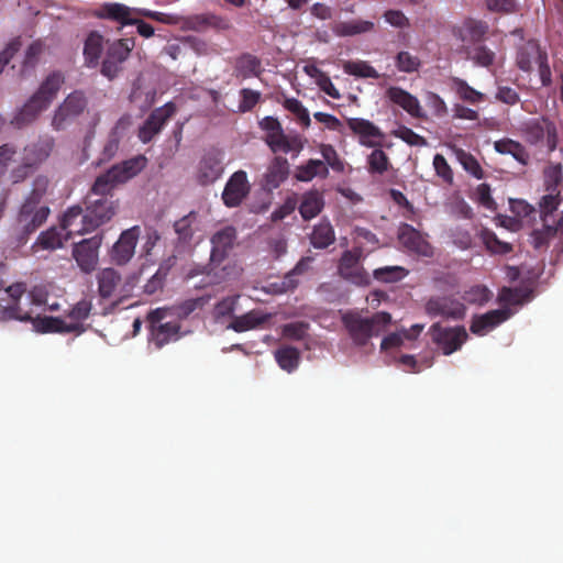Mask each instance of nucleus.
<instances>
[{"instance_id": "f257e3e1", "label": "nucleus", "mask_w": 563, "mask_h": 563, "mask_svg": "<svg viewBox=\"0 0 563 563\" xmlns=\"http://www.w3.org/2000/svg\"><path fill=\"white\" fill-rule=\"evenodd\" d=\"M147 164L144 155H137L114 164L106 173L99 175L92 184L87 197L103 198L111 197L112 191L120 185L137 176Z\"/></svg>"}, {"instance_id": "f03ea898", "label": "nucleus", "mask_w": 563, "mask_h": 563, "mask_svg": "<svg viewBox=\"0 0 563 563\" xmlns=\"http://www.w3.org/2000/svg\"><path fill=\"white\" fill-rule=\"evenodd\" d=\"M391 316L388 312L379 311L371 318H362L357 313L349 312L342 317V322L358 346L366 345L373 336L379 335L390 323Z\"/></svg>"}, {"instance_id": "7ed1b4c3", "label": "nucleus", "mask_w": 563, "mask_h": 563, "mask_svg": "<svg viewBox=\"0 0 563 563\" xmlns=\"http://www.w3.org/2000/svg\"><path fill=\"white\" fill-rule=\"evenodd\" d=\"M135 47V37H122L109 42L107 45L103 60L101 62L100 73L109 80L117 78L124 68V63L129 59Z\"/></svg>"}, {"instance_id": "20e7f679", "label": "nucleus", "mask_w": 563, "mask_h": 563, "mask_svg": "<svg viewBox=\"0 0 563 563\" xmlns=\"http://www.w3.org/2000/svg\"><path fill=\"white\" fill-rule=\"evenodd\" d=\"M88 106V98L82 90H74L55 109L51 125L55 131H64L80 117Z\"/></svg>"}, {"instance_id": "39448f33", "label": "nucleus", "mask_w": 563, "mask_h": 563, "mask_svg": "<svg viewBox=\"0 0 563 563\" xmlns=\"http://www.w3.org/2000/svg\"><path fill=\"white\" fill-rule=\"evenodd\" d=\"M49 213L48 206L24 199L16 217V227L22 238H26L38 230L46 222Z\"/></svg>"}, {"instance_id": "423d86ee", "label": "nucleus", "mask_w": 563, "mask_h": 563, "mask_svg": "<svg viewBox=\"0 0 563 563\" xmlns=\"http://www.w3.org/2000/svg\"><path fill=\"white\" fill-rule=\"evenodd\" d=\"M137 12L139 8L129 7L121 2H102L91 10L90 15L113 23L115 31L121 32L125 26L135 23Z\"/></svg>"}, {"instance_id": "0eeeda50", "label": "nucleus", "mask_w": 563, "mask_h": 563, "mask_svg": "<svg viewBox=\"0 0 563 563\" xmlns=\"http://www.w3.org/2000/svg\"><path fill=\"white\" fill-rule=\"evenodd\" d=\"M432 342L444 355H451L461 350L467 341L468 334L463 325L443 327L441 323H433L429 329Z\"/></svg>"}, {"instance_id": "6e6552de", "label": "nucleus", "mask_w": 563, "mask_h": 563, "mask_svg": "<svg viewBox=\"0 0 563 563\" xmlns=\"http://www.w3.org/2000/svg\"><path fill=\"white\" fill-rule=\"evenodd\" d=\"M85 205L84 219H86L85 222L91 231L110 221L118 209V201L111 199V197H86Z\"/></svg>"}, {"instance_id": "1a4fd4ad", "label": "nucleus", "mask_w": 563, "mask_h": 563, "mask_svg": "<svg viewBox=\"0 0 563 563\" xmlns=\"http://www.w3.org/2000/svg\"><path fill=\"white\" fill-rule=\"evenodd\" d=\"M176 113V106L173 102H167L162 107L155 108L144 123L139 128L137 136L144 144L150 143L155 135L161 133L165 124Z\"/></svg>"}, {"instance_id": "9d476101", "label": "nucleus", "mask_w": 563, "mask_h": 563, "mask_svg": "<svg viewBox=\"0 0 563 563\" xmlns=\"http://www.w3.org/2000/svg\"><path fill=\"white\" fill-rule=\"evenodd\" d=\"M426 313L430 317L462 320L466 313L463 302L452 296H433L424 305Z\"/></svg>"}, {"instance_id": "9b49d317", "label": "nucleus", "mask_w": 563, "mask_h": 563, "mask_svg": "<svg viewBox=\"0 0 563 563\" xmlns=\"http://www.w3.org/2000/svg\"><path fill=\"white\" fill-rule=\"evenodd\" d=\"M360 260L361 251L358 250L343 252L339 261L338 272L342 278L354 285L367 286L371 283L369 275L361 265Z\"/></svg>"}, {"instance_id": "f8f14e48", "label": "nucleus", "mask_w": 563, "mask_h": 563, "mask_svg": "<svg viewBox=\"0 0 563 563\" xmlns=\"http://www.w3.org/2000/svg\"><path fill=\"white\" fill-rule=\"evenodd\" d=\"M398 241L406 251L423 257L433 256V247L427 240V235L408 223H401L398 229Z\"/></svg>"}, {"instance_id": "ddd939ff", "label": "nucleus", "mask_w": 563, "mask_h": 563, "mask_svg": "<svg viewBox=\"0 0 563 563\" xmlns=\"http://www.w3.org/2000/svg\"><path fill=\"white\" fill-rule=\"evenodd\" d=\"M27 285L24 282H16L4 288V291L10 298V303L1 307L0 318L4 321L16 320L21 322H27L32 320L30 312L24 311L20 301L22 296L26 292Z\"/></svg>"}, {"instance_id": "4468645a", "label": "nucleus", "mask_w": 563, "mask_h": 563, "mask_svg": "<svg viewBox=\"0 0 563 563\" xmlns=\"http://www.w3.org/2000/svg\"><path fill=\"white\" fill-rule=\"evenodd\" d=\"M251 185L246 172L240 169L234 172L228 179L222 191V201L228 208L239 207L250 195Z\"/></svg>"}, {"instance_id": "2eb2a0df", "label": "nucleus", "mask_w": 563, "mask_h": 563, "mask_svg": "<svg viewBox=\"0 0 563 563\" xmlns=\"http://www.w3.org/2000/svg\"><path fill=\"white\" fill-rule=\"evenodd\" d=\"M141 234V228L134 225L124 230L110 252L111 261L117 265L128 264L135 253V247Z\"/></svg>"}, {"instance_id": "dca6fc26", "label": "nucleus", "mask_w": 563, "mask_h": 563, "mask_svg": "<svg viewBox=\"0 0 563 563\" xmlns=\"http://www.w3.org/2000/svg\"><path fill=\"white\" fill-rule=\"evenodd\" d=\"M101 245V238L96 235L85 239L74 245L73 256L84 273H91L98 265V251Z\"/></svg>"}, {"instance_id": "f3484780", "label": "nucleus", "mask_w": 563, "mask_h": 563, "mask_svg": "<svg viewBox=\"0 0 563 563\" xmlns=\"http://www.w3.org/2000/svg\"><path fill=\"white\" fill-rule=\"evenodd\" d=\"M349 129L358 137V143L365 147H382L383 131L372 121L363 118H349Z\"/></svg>"}, {"instance_id": "a211bd4d", "label": "nucleus", "mask_w": 563, "mask_h": 563, "mask_svg": "<svg viewBox=\"0 0 563 563\" xmlns=\"http://www.w3.org/2000/svg\"><path fill=\"white\" fill-rule=\"evenodd\" d=\"M222 155L218 150L203 154L197 167V180L200 185L213 184L223 174Z\"/></svg>"}, {"instance_id": "6ab92c4d", "label": "nucleus", "mask_w": 563, "mask_h": 563, "mask_svg": "<svg viewBox=\"0 0 563 563\" xmlns=\"http://www.w3.org/2000/svg\"><path fill=\"white\" fill-rule=\"evenodd\" d=\"M54 146L55 141L52 136H40L24 147L22 159L26 162V165L37 168L49 157Z\"/></svg>"}, {"instance_id": "aec40b11", "label": "nucleus", "mask_w": 563, "mask_h": 563, "mask_svg": "<svg viewBox=\"0 0 563 563\" xmlns=\"http://www.w3.org/2000/svg\"><path fill=\"white\" fill-rule=\"evenodd\" d=\"M512 311L509 308L490 310L484 314L475 316L472 320L470 330L476 335H484L497 325L510 318Z\"/></svg>"}, {"instance_id": "412c9836", "label": "nucleus", "mask_w": 563, "mask_h": 563, "mask_svg": "<svg viewBox=\"0 0 563 563\" xmlns=\"http://www.w3.org/2000/svg\"><path fill=\"white\" fill-rule=\"evenodd\" d=\"M289 175V163L283 156H275L263 176L262 187L266 191L277 189Z\"/></svg>"}, {"instance_id": "4be33fe9", "label": "nucleus", "mask_w": 563, "mask_h": 563, "mask_svg": "<svg viewBox=\"0 0 563 563\" xmlns=\"http://www.w3.org/2000/svg\"><path fill=\"white\" fill-rule=\"evenodd\" d=\"M185 25L188 30L195 32H203L208 29L225 31L231 27V23L227 18L217 15L214 13H200L190 15L185 20Z\"/></svg>"}, {"instance_id": "5701e85b", "label": "nucleus", "mask_w": 563, "mask_h": 563, "mask_svg": "<svg viewBox=\"0 0 563 563\" xmlns=\"http://www.w3.org/2000/svg\"><path fill=\"white\" fill-rule=\"evenodd\" d=\"M235 238L236 232L232 227H225L212 235L210 265L221 262L227 256L228 251L233 246Z\"/></svg>"}, {"instance_id": "b1692460", "label": "nucleus", "mask_w": 563, "mask_h": 563, "mask_svg": "<svg viewBox=\"0 0 563 563\" xmlns=\"http://www.w3.org/2000/svg\"><path fill=\"white\" fill-rule=\"evenodd\" d=\"M269 319V313L253 309L244 314L233 317L227 328L238 333L246 332L262 327Z\"/></svg>"}, {"instance_id": "393cba45", "label": "nucleus", "mask_w": 563, "mask_h": 563, "mask_svg": "<svg viewBox=\"0 0 563 563\" xmlns=\"http://www.w3.org/2000/svg\"><path fill=\"white\" fill-rule=\"evenodd\" d=\"M388 99L407 111L411 117L421 119L423 113L419 100L400 87H389L386 91Z\"/></svg>"}, {"instance_id": "a878e982", "label": "nucleus", "mask_w": 563, "mask_h": 563, "mask_svg": "<svg viewBox=\"0 0 563 563\" xmlns=\"http://www.w3.org/2000/svg\"><path fill=\"white\" fill-rule=\"evenodd\" d=\"M84 216L82 208L79 206H73L67 209L60 221L62 230L66 231L65 238H69L74 234H85L91 231V229H88Z\"/></svg>"}, {"instance_id": "bb28decb", "label": "nucleus", "mask_w": 563, "mask_h": 563, "mask_svg": "<svg viewBox=\"0 0 563 563\" xmlns=\"http://www.w3.org/2000/svg\"><path fill=\"white\" fill-rule=\"evenodd\" d=\"M92 309V303L88 299H81L75 303L66 313L68 333H82L85 331L84 321L88 319Z\"/></svg>"}, {"instance_id": "cd10ccee", "label": "nucleus", "mask_w": 563, "mask_h": 563, "mask_svg": "<svg viewBox=\"0 0 563 563\" xmlns=\"http://www.w3.org/2000/svg\"><path fill=\"white\" fill-rule=\"evenodd\" d=\"M46 109L47 107L44 106V103L41 102L37 97L32 95L23 104V107L15 113L11 120V124L18 129H22L34 122L41 112Z\"/></svg>"}, {"instance_id": "c85d7f7f", "label": "nucleus", "mask_w": 563, "mask_h": 563, "mask_svg": "<svg viewBox=\"0 0 563 563\" xmlns=\"http://www.w3.org/2000/svg\"><path fill=\"white\" fill-rule=\"evenodd\" d=\"M64 81L65 77L60 71H53L43 80L33 96L37 97V99L48 108L57 96Z\"/></svg>"}, {"instance_id": "c756f323", "label": "nucleus", "mask_w": 563, "mask_h": 563, "mask_svg": "<svg viewBox=\"0 0 563 563\" xmlns=\"http://www.w3.org/2000/svg\"><path fill=\"white\" fill-rule=\"evenodd\" d=\"M488 32V24L481 20L466 19L454 32L462 42L479 43Z\"/></svg>"}, {"instance_id": "7c9ffc66", "label": "nucleus", "mask_w": 563, "mask_h": 563, "mask_svg": "<svg viewBox=\"0 0 563 563\" xmlns=\"http://www.w3.org/2000/svg\"><path fill=\"white\" fill-rule=\"evenodd\" d=\"M104 37L98 31H91L87 35L84 43L85 65L95 68L99 65V60L103 51Z\"/></svg>"}, {"instance_id": "2f4dec72", "label": "nucleus", "mask_w": 563, "mask_h": 563, "mask_svg": "<svg viewBox=\"0 0 563 563\" xmlns=\"http://www.w3.org/2000/svg\"><path fill=\"white\" fill-rule=\"evenodd\" d=\"M329 176V168L321 159L310 158L305 164L297 166L295 177L299 181L308 183L314 177L325 179Z\"/></svg>"}, {"instance_id": "473e14b6", "label": "nucleus", "mask_w": 563, "mask_h": 563, "mask_svg": "<svg viewBox=\"0 0 563 563\" xmlns=\"http://www.w3.org/2000/svg\"><path fill=\"white\" fill-rule=\"evenodd\" d=\"M477 236L485 246L486 251L492 255H507L514 251L511 243L501 241L496 233L487 228H481Z\"/></svg>"}, {"instance_id": "72a5a7b5", "label": "nucleus", "mask_w": 563, "mask_h": 563, "mask_svg": "<svg viewBox=\"0 0 563 563\" xmlns=\"http://www.w3.org/2000/svg\"><path fill=\"white\" fill-rule=\"evenodd\" d=\"M121 275L114 268H103L97 274L98 294L102 299L111 298L121 284Z\"/></svg>"}, {"instance_id": "f704fd0d", "label": "nucleus", "mask_w": 563, "mask_h": 563, "mask_svg": "<svg viewBox=\"0 0 563 563\" xmlns=\"http://www.w3.org/2000/svg\"><path fill=\"white\" fill-rule=\"evenodd\" d=\"M180 324L176 321L165 322L163 325H153L151 330V340L156 349H162L164 345L179 338Z\"/></svg>"}, {"instance_id": "c9c22d12", "label": "nucleus", "mask_w": 563, "mask_h": 563, "mask_svg": "<svg viewBox=\"0 0 563 563\" xmlns=\"http://www.w3.org/2000/svg\"><path fill=\"white\" fill-rule=\"evenodd\" d=\"M324 200L317 190H310L302 195L299 205V213L305 220L316 218L323 209Z\"/></svg>"}, {"instance_id": "e433bc0d", "label": "nucleus", "mask_w": 563, "mask_h": 563, "mask_svg": "<svg viewBox=\"0 0 563 563\" xmlns=\"http://www.w3.org/2000/svg\"><path fill=\"white\" fill-rule=\"evenodd\" d=\"M261 74V60L249 53L236 57L234 63V75L243 79L256 77Z\"/></svg>"}, {"instance_id": "4c0bfd02", "label": "nucleus", "mask_w": 563, "mask_h": 563, "mask_svg": "<svg viewBox=\"0 0 563 563\" xmlns=\"http://www.w3.org/2000/svg\"><path fill=\"white\" fill-rule=\"evenodd\" d=\"M334 241V230L329 222L321 221L313 228L310 234V243L316 249H325L333 244Z\"/></svg>"}, {"instance_id": "58836bf2", "label": "nucleus", "mask_w": 563, "mask_h": 563, "mask_svg": "<svg viewBox=\"0 0 563 563\" xmlns=\"http://www.w3.org/2000/svg\"><path fill=\"white\" fill-rule=\"evenodd\" d=\"M34 329L40 333H68L66 320L57 317H36L30 320Z\"/></svg>"}, {"instance_id": "ea45409f", "label": "nucleus", "mask_w": 563, "mask_h": 563, "mask_svg": "<svg viewBox=\"0 0 563 563\" xmlns=\"http://www.w3.org/2000/svg\"><path fill=\"white\" fill-rule=\"evenodd\" d=\"M543 53L544 51H542L538 44L529 43L518 51L516 58L517 66L522 71H531L533 63H537Z\"/></svg>"}, {"instance_id": "a19ab883", "label": "nucleus", "mask_w": 563, "mask_h": 563, "mask_svg": "<svg viewBox=\"0 0 563 563\" xmlns=\"http://www.w3.org/2000/svg\"><path fill=\"white\" fill-rule=\"evenodd\" d=\"M374 23L366 20H352L347 22H340L333 27V32L339 36H353L362 33H367L374 30Z\"/></svg>"}, {"instance_id": "79ce46f5", "label": "nucleus", "mask_w": 563, "mask_h": 563, "mask_svg": "<svg viewBox=\"0 0 563 563\" xmlns=\"http://www.w3.org/2000/svg\"><path fill=\"white\" fill-rule=\"evenodd\" d=\"M496 152L509 154L521 164H527L529 155L523 145L510 139H503L494 143Z\"/></svg>"}, {"instance_id": "37998d69", "label": "nucleus", "mask_w": 563, "mask_h": 563, "mask_svg": "<svg viewBox=\"0 0 563 563\" xmlns=\"http://www.w3.org/2000/svg\"><path fill=\"white\" fill-rule=\"evenodd\" d=\"M275 358L280 368L290 373L299 365L300 352L294 346H282L276 350Z\"/></svg>"}, {"instance_id": "c03bdc74", "label": "nucleus", "mask_w": 563, "mask_h": 563, "mask_svg": "<svg viewBox=\"0 0 563 563\" xmlns=\"http://www.w3.org/2000/svg\"><path fill=\"white\" fill-rule=\"evenodd\" d=\"M452 89L459 98L465 102L475 104L484 101V93L471 87L464 79L454 77L452 78Z\"/></svg>"}, {"instance_id": "a18cd8bd", "label": "nucleus", "mask_w": 563, "mask_h": 563, "mask_svg": "<svg viewBox=\"0 0 563 563\" xmlns=\"http://www.w3.org/2000/svg\"><path fill=\"white\" fill-rule=\"evenodd\" d=\"M197 212L190 211L174 223V230L181 242H189L197 231Z\"/></svg>"}, {"instance_id": "49530a36", "label": "nucleus", "mask_w": 563, "mask_h": 563, "mask_svg": "<svg viewBox=\"0 0 563 563\" xmlns=\"http://www.w3.org/2000/svg\"><path fill=\"white\" fill-rule=\"evenodd\" d=\"M367 156V170L372 175H383L390 167L389 157L380 147H373Z\"/></svg>"}, {"instance_id": "de8ad7c7", "label": "nucleus", "mask_w": 563, "mask_h": 563, "mask_svg": "<svg viewBox=\"0 0 563 563\" xmlns=\"http://www.w3.org/2000/svg\"><path fill=\"white\" fill-rule=\"evenodd\" d=\"M530 297V291L525 288H510L504 287L499 295L498 300L501 305L507 306H520L526 302Z\"/></svg>"}, {"instance_id": "09e8293b", "label": "nucleus", "mask_w": 563, "mask_h": 563, "mask_svg": "<svg viewBox=\"0 0 563 563\" xmlns=\"http://www.w3.org/2000/svg\"><path fill=\"white\" fill-rule=\"evenodd\" d=\"M408 275V271L402 266H384L373 271V277L380 283H397Z\"/></svg>"}, {"instance_id": "8fccbe9b", "label": "nucleus", "mask_w": 563, "mask_h": 563, "mask_svg": "<svg viewBox=\"0 0 563 563\" xmlns=\"http://www.w3.org/2000/svg\"><path fill=\"white\" fill-rule=\"evenodd\" d=\"M343 70L347 75H352V76H356V77H361V78H372V79L379 78L378 71L373 66H371L369 64H367L366 62H363V60L345 62L343 65Z\"/></svg>"}, {"instance_id": "3c124183", "label": "nucleus", "mask_w": 563, "mask_h": 563, "mask_svg": "<svg viewBox=\"0 0 563 563\" xmlns=\"http://www.w3.org/2000/svg\"><path fill=\"white\" fill-rule=\"evenodd\" d=\"M467 58L477 66L489 67L495 60V53L485 45H476L466 49Z\"/></svg>"}, {"instance_id": "603ef678", "label": "nucleus", "mask_w": 563, "mask_h": 563, "mask_svg": "<svg viewBox=\"0 0 563 563\" xmlns=\"http://www.w3.org/2000/svg\"><path fill=\"white\" fill-rule=\"evenodd\" d=\"M284 108L292 113L297 121L303 126L309 128L311 120L308 110L303 107L300 100L296 98H286L283 103Z\"/></svg>"}, {"instance_id": "864d4df0", "label": "nucleus", "mask_w": 563, "mask_h": 563, "mask_svg": "<svg viewBox=\"0 0 563 563\" xmlns=\"http://www.w3.org/2000/svg\"><path fill=\"white\" fill-rule=\"evenodd\" d=\"M456 156L463 168L476 179L484 178V170L478 161L471 153L459 150Z\"/></svg>"}, {"instance_id": "5fc2aeb1", "label": "nucleus", "mask_w": 563, "mask_h": 563, "mask_svg": "<svg viewBox=\"0 0 563 563\" xmlns=\"http://www.w3.org/2000/svg\"><path fill=\"white\" fill-rule=\"evenodd\" d=\"M240 296H228L216 303L213 316L217 320L230 317L233 319Z\"/></svg>"}, {"instance_id": "6e6d98bb", "label": "nucleus", "mask_w": 563, "mask_h": 563, "mask_svg": "<svg viewBox=\"0 0 563 563\" xmlns=\"http://www.w3.org/2000/svg\"><path fill=\"white\" fill-rule=\"evenodd\" d=\"M395 65L399 71L413 73L421 65L420 59L407 51L399 52L395 57Z\"/></svg>"}, {"instance_id": "4d7b16f0", "label": "nucleus", "mask_w": 563, "mask_h": 563, "mask_svg": "<svg viewBox=\"0 0 563 563\" xmlns=\"http://www.w3.org/2000/svg\"><path fill=\"white\" fill-rule=\"evenodd\" d=\"M558 228L554 224L543 222L542 229L532 232V244L534 249H541L548 245L549 241L556 235Z\"/></svg>"}, {"instance_id": "13d9d810", "label": "nucleus", "mask_w": 563, "mask_h": 563, "mask_svg": "<svg viewBox=\"0 0 563 563\" xmlns=\"http://www.w3.org/2000/svg\"><path fill=\"white\" fill-rule=\"evenodd\" d=\"M551 121L542 119L530 122L526 128L527 140L531 144H537L541 142L545 137V133L548 132V124Z\"/></svg>"}, {"instance_id": "bf43d9fd", "label": "nucleus", "mask_w": 563, "mask_h": 563, "mask_svg": "<svg viewBox=\"0 0 563 563\" xmlns=\"http://www.w3.org/2000/svg\"><path fill=\"white\" fill-rule=\"evenodd\" d=\"M121 139L115 136V132H109L107 141L100 152L97 164L101 165L111 161L119 151Z\"/></svg>"}, {"instance_id": "052dcab7", "label": "nucleus", "mask_w": 563, "mask_h": 563, "mask_svg": "<svg viewBox=\"0 0 563 563\" xmlns=\"http://www.w3.org/2000/svg\"><path fill=\"white\" fill-rule=\"evenodd\" d=\"M63 239L60 231L51 228L40 234L37 243L45 250H56L63 246Z\"/></svg>"}, {"instance_id": "680f3d73", "label": "nucleus", "mask_w": 563, "mask_h": 563, "mask_svg": "<svg viewBox=\"0 0 563 563\" xmlns=\"http://www.w3.org/2000/svg\"><path fill=\"white\" fill-rule=\"evenodd\" d=\"M320 153L323 157V162L328 168L331 167L334 172L341 173L344 170V164L341 161L338 152L331 144H321Z\"/></svg>"}, {"instance_id": "e2e57ef3", "label": "nucleus", "mask_w": 563, "mask_h": 563, "mask_svg": "<svg viewBox=\"0 0 563 563\" xmlns=\"http://www.w3.org/2000/svg\"><path fill=\"white\" fill-rule=\"evenodd\" d=\"M394 135L404 142H406L410 146H426L427 140L416 133L410 128H407L405 125L399 126L397 130L394 131Z\"/></svg>"}, {"instance_id": "0e129e2a", "label": "nucleus", "mask_w": 563, "mask_h": 563, "mask_svg": "<svg viewBox=\"0 0 563 563\" xmlns=\"http://www.w3.org/2000/svg\"><path fill=\"white\" fill-rule=\"evenodd\" d=\"M433 167H434L435 174L440 178H442V180L445 184L451 185L453 183V170L442 154L434 155Z\"/></svg>"}, {"instance_id": "69168bd1", "label": "nucleus", "mask_w": 563, "mask_h": 563, "mask_svg": "<svg viewBox=\"0 0 563 563\" xmlns=\"http://www.w3.org/2000/svg\"><path fill=\"white\" fill-rule=\"evenodd\" d=\"M241 101L239 104V110L241 112H249L252 111L253 108L260 102L261 100V92L250 89V88H243L240 91Z\"/></svg>"}, {"instance_id": "338daca9", "label": "nucleus", "mask_w": 563, "mask_h": 563, "mask_svg": "<svg viewBox=\"0 0 563 563\" xmlns=\"http://www.w3.org/2000/svg\"><path fill=\"white\" fill-rule=\"evenodd\" d=\"M309 324L302 321L287 323L283 328V335L287 339L300 341L307 335Z\"/></svg>"}, {"instance_id": "774afa93", "label": "nucleus", "mask_w": 563, "mask_h": 563, "mask_svg": "<svg viewBox=\"0 0 563 563\" xmlns=\"http://www.w3.org/2000/svg\"><path fill=\"white\" fill-rule=\"evenodd\" d=\"M549 194L543 196L540 201V209L541 213L543 214L542 220L543 222L549 221V217L552 214L553 211L556 210L560 199L559 195L560 192H552L548 191Z\"/></svg>"}]
</instances>
